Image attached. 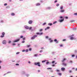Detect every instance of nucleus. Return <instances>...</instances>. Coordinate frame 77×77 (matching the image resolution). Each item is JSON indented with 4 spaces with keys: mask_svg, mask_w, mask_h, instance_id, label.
<instances>
[{
    "mask_svg": "<svg viewBox=\"0 0 77 77\" xmlns=\"http://www.w3.org/2000/svg\"><path fill=\"white\" fill-rule=\"evenodd\" d=\"M34 65H37L38 66H41V64H40V63L39 62L35 63H34Z\"/></svg>",
    "mask_w": 77,
    "mask_h": 77,
    "instance_id": "obj_1",
    "label": "nucleus"
},
{
    "mask_svg": "<svg viewBox=\"0 0 77 77\" xmlns=\"http://www.w3.org/2000/svg\"><path fill=\"white\" fill-rule=\"evenodd\" d=\"M37 36H38V35H34L33 37H32L31 39H35V38H36Z\"/></svg>",
    "mask_w": 77,
    "mask_h": 77,
    "instance_id": "obj_2",
    "label": "nucleus"
},
{
    "mask_svg": "<svg viewBox=\"0 0 77 77\" xmlns=\"http://www.w3.org/2000/svg\"><path fill=\"white\" fill-rule=\"evenodd\" d=\"M2 35L1 36V38H3V37H4L5 36L4 35H5V33L4 32H3L2 33Z\"/></svg>",
    "mask_w": 77,
    "mask_h": 77,
    "instance_id": "obj_3",
    "label": "nucleus"
},
{
    "mask_svg": "<svg viewBox=\"0 0 77 77\" xmlns=\"http://www.w3.org/2000/svg\"><path fill=\"white\" fill-rule=\"evenodd\" d=\"M36 34H37V35H42L43 34V33L41 32V33H39V32H37L36 33Z\"/></svg>",
    "mask_w": 77,
    "mask_h": 77,
    "instance_id": "obj_4",
    "label": "nucleus"
},
{
    "mask_svg": "<svg viewBox=\"0 0 77 77\" xmlns=\"http://www.w3.org/2000/svg\"><path fill=\"white\" fill-rule=\"evenodd\" d=\"M20 38H19L17 39V40L14 41V42H18V41H20Z\"/></svg>",
    "mask_w": 77,
    "mask_h": 77,
    "instance_id": "obj_5",
    "label": "nucleus"
},
{
    "mask_svg": "<svg viewBox=\"0 0 77 77\" xmlns=\"http://www.w3.org/2000/svg\"><path fill=\"white\" fill-rule=\"evenodd\" d=\"M2 44H6V41L5 40L3 41Z\"/></svg>",
    "mask_w": 77,
    "mask_h": 77,
    "instance_id": "obj_6",
    "label": "nucleus"
},
{
    "mask_svg": "<svg viewBox=\"0 0 77 77\" xmlns=\"http://www.w3.org/2000/svg\"><path fill=\"white\" fill-rule=\"evenodd\" d=\"M33 23V21L32 20H29V22L28 23H29V24H32V23Z\"/></svg>",
    "mask_w": 77,
    "mask_h": 77,
    "instance_id": "obj_7",
    "label": "nucleus"
},
{
    "mask_svg": "<svg viewBox=\"0 0 77 77\" xmlns=\"http://www.w3.org/2000/svg\"><path fill=\"white\" fill-rule=\"evenodd\" d=\"M61 69L62 71H64L65 70V68L64 67L62 68Z\"/></svg>",
    "mask_w": 77,
    "mask_h": 77,
    "instance_id": "obj_8",
    "label": "nucleus"
},
{
    "mask_svg": "<svg viewBox=\"0 0 77 77\" xmlns=\"http://www.w3.org/2000/svg\"><path fill=\"white\" fill-rule=\"evenodd\" d=\"M66 60V59L65 58H64L63 59V60H62V62H64V61H65V60Z\"/></svg>",
    "mask_w": 77,
    "mask_h": 77,
    "instance_id": "obj_9",
    "label": "nucleus"
},
{
    "mask_svg": "<svg viewBox=\"0 0 77 77\" xmlns=\"http://www.w3.org/2000/svg\"><path fill=\"white\" fill-rule=\"evenodd\" d=\"M25 27L26 29H29V28L27 26H25Z\"/></svg>",
    "mask_w": 77,
    "mask_h": 77,
    "instance_id": "obj_10",
    "label": "nucleus"
},
{
    "mask_svg": "<svg viewBox=\"0 0 77 77\" xmlns=\"http://www.w3.org/2000/svg\"><path fill=\"white\" fill-rule=\"evenodd\" d=\"M64 20V19H62V20H60V23H62V22Z\"/></svg>",
    "mask_w": 77,
    "mask_h": 77,
    "instance_id": "obj_11",
    "label": "nucleus"
},
{
    "mask_svg": "<svg viewBox=\"0 0 77 77\" xmlns=\"http://www.w3.org/2000/svg\"><path fill=\"white\" fill-rule=\"evenodd\" d=\"M40 4L39 3H37L36 4V6H40Z\"/></svg>",
    "mask_w": 77,
    "mask_h": 77,
    "instance_id": "obj_12",
    "label": "nucleus"
},
{
    "mask_svg": "<svg viewBox=\"0 0 77 77\" xmlns=\"http://www.w3.org/2000/svg\"><path fill=\"white\" fill-rule=\"evenodd\" d=\"M62 65L64 66H66V63H62Z\"/></svg>",
    "mask_w": 77,
    "mask_h": 77,
    "instance_id": "obj_13",
    "label": "nucleus"
},
{
    "mask_svg": "<svg viewBox=\"0 0 77 77\" xmlns=\"http://www.w3.org/2000/svg\"><path fill=\"white\" fill-rule=\"evenodd\" d=\"M54 42H56L57 44V43H58V41H57V39H55L54 40Z\"/></svg>",
    "mask_w": 77,
    "mask_h": 77,
    "instance_id": "obj_14",
    "label": "nucleus"
},
{
    "mask_svg": "<svg viewBox=\"0 0 77 77\" xmlns=\"http://www.w3.org/2000/svg\"><path fill=\"white\" fill-rule=\"evenodd\" d=\"M64 11H65V10H61L60 11V12H64Z\"/></svg>",
    "mask_w": 77,
    "mask_h": 77,
    "instance_id": "obj_15",
    "label": "nucleus"
},
{
    "mask_svg": "<svg viewBox=\"0 0 77 77\" xmlns=\"http://www.w3.org/2000/svg\"><path fill=\"white\" fill-rule=\"evenodd\" d=\"M73 22H75V20H72L70 21V23H73Z\"/></svg>",
    "mask_w": 77,
    "mask_h": 77,
    "instance_id": "obj_16",
    "label": "nucleus"
},
{
    "mask_svg": "<svg viewBox=\"0 0 77 77\" xmlns=\"http://www.w3.org/2000/svg\"><path fill=\"white\" fill-rule=\"evenodd\" d=\"M11 15H12V16H14V15H15V14H14V13H12L11 14Z\"/></svg>",
    "mask_w": 77,
    "mask_h": 77,
    "instance_id": "obj_17",
    "label": "nucleus"
},
{
    "mask_svg": "<svg viewBox=\"0 0 77 77\" xmlns=\"http://www.w3.org/2000/svg\"><path fill=\"white\" fill-rule=\"evenodd\" d=\"M50 29V27H47V28H46L45 29V30H47V29Z\"/></svg>",
    "mask_w": 77,
    "mask_h": 77,
    "instance_id": "obj_18",
    "label": "nucleus"
},
{
    "mask_svg": "<svg viewBox=\"0 0 77 77\" xmlns=\"http://www.w3.org/2000/svg\"><path fill=\"white\" fill-rule=\"evenodd\" d=\"M52 25H53V24H52V23H48V26H52Z\"/></svg>",
    "mask_w": 77,
    "mask_h": 77,
    "instance_id": "obj_19",
    "label": "nucleus"
},
{
    "mask_svg": "<svg viewBox=\"0 0 77 77\" xmlns=\"http://www.w3.org/2000/svg\"><path fill=\"white\" fill-rule=\"evenodd\" d=\"M58 75H62V73H58Z\"/></svg>",
    "mask_w": 77,
    "mask_h": 77,
    "instance_id": "obj_20",
    "label": "nucleus"
},
{
    "mask_svg": "<svg viewBox=\"0 0 77 77\" xmlns=\"http://www.w3.org/2000/svg\"><path fill=\"white\" fill-rule=\"evenodd\" d=\"M6 8L7 9H9V8H10V7L9 6H8L7 7H6Z\"/></svg>",
    "mask_w": 77,
    "mask_h": 77,
    "instance_id": "obj_21",
    "label": "nucleus"
},
{
    "mask_svg": "<svg viewBox=\"0 0 77 77\" xmlns=\"http://www.w3.org/2000/svg\"><path fill=\"white\" fill-rule=\"evenodd\" d=\"M70 39H71V40H72V39H74V38L72 37H71L70 38Z\"/></svg>",
    "mask_w": 77,
    "mask_h": 77,
    "instance_id": "obj_22",
    "label": "nucleus"
},
{
    "mask_svg": "<svg viewBox=\"0 0 77 77\" xmlns=\"http://www.w3.org/2000/svg\"><path fill=\"white\" fill-rule=\"evenodd\" d=\"M69 73H71V72H72V71L71 70H69Z\"/></svg>",
    "mask_w": 77,
    "mask_h": 77,
    "instance_id": "obj_23",
    "label": "nucleus"
},
{
    "mask_svg": "<svg viewBox=\"0 0 77 77\" xmlns=\"http://www.w3.org/2000/svg\"><path fill=\"white\" fill-rule=\"evenodd\" d=\"M27 47L29 48V47H30V45H28L27 46Z\"/></svg>",
    "mask_w": 77,
    "mask_h": 77,
    "instance_id": "obj_24",
    "label": "nucleus"
},
{
    "mask_svg": "<svg viewBox=\"0 0 77 77\" xmlns=\"http://www.w3.org/2000/svg\"><path fill=\"white\" fill-rule=\"evenodd\" d=\"M56 23H57V21H55L53 23V24H56Z\"/></svg>",
    "mask_w": 77,
    "mask_h": 77,
    "instance_id": "obj_25",
    "label": "nucleus"
},
{
    "mask_svg": "<svg viewBox=\"0 0 77 77\" xmlns=\"http://www.w3.org/2000/svg\"><path fill=\"white\" fill-rule=\"evenodd\" d=\"M32 27H31L29 28V30H32Z\"/></svg>",
    "mask_w": 77,
    "mask_h": 77,
    "instance_id": "obj_26",
    "label": "nucleus"
},
{
    "mask_svg": "<svg viewBox=\"0 0 77 77\" xmlns=\"http://www.w3.org/2000/svg\"><path fill=\"white\" fill-rule=\"evenodd\" d=\"M63 7H60V9L61 10H62V9H63Z\"/></svg>",
    "mask_w": 77,
    "mask_h": 77,
    "instance_id": "obj_27",
    "label": "nucleus"
},
{
    "mask_svg": "<svg viewBox=\"0 0 77 77\" xmlns=\"http://www.w3.org/2000/svg\"><path fill=\"white\" fill-rule=\"evenodd\" d=\"M42 30H43V29H41L40 30H39V31L40 32H42Z\"/></svg>",
    "mask_w": 77,
    "mask_h": 77,
    "instance_id": "obj_28",
    "label": "nucleus"
},
{
    "mask_svg": "<svg viewBox=\"0 0 77 77\" xmlns=\"http://www.w3.org/2000/svg\"><path fill=\"white\" fill-rule=\"evenodd\" d=\"M57 72H60V70L57 69L56 70Z\"/></svg>",
    "mask_w": 77,
    "mask_h": 77,
    "instance_id": "obj_29",
    "label": "nucleus"
},
{
    "mask_svg": "<svg viewBox=\"0 0 77 77\" xmlns=\"http://www.w3.org/2000/svg\"><path fill=\"white\" fill-rule=\"evenodd\" d=\"M52 68H48L47 69H51Z\"/></svg>",
    "mask_w": 77,
    "mask_h": 77,
    "instance_id": "obj_30",
    "label": "nucleus"
},
{
    "mask_svg": "<svg viewBox=\"0 0 77 77\" xmlns=\"http://www.w3.org/2000/svg\"><path fill=\"white\" fill-rule=\"evenodd\" d=\"M45 24H46V23H44L43 24V26H44L45 25Z\"/></svg>",
    "mask_w": 77,
    "mask_h": 77,
    "instance_id": "obj_31",
    "label": "nucleus"
},
{
    "mask_svg": "<svg viewBox=\"0 0 77 77\" xmlns=\"http://www.w3.org/2000/svg\"><path fill=\"white\" fill-rule=\"evenodd\" d=\"M37 55H38L37 54H35L34 55V56H35V57H36L37 56Z\"/></svg>",
    "mask_w": 77,
    "mask_h": 77,
    "instance_id": "obj_32",
    "label": "nucleus"
},
{
    "mask_svg": "<svg viewBox=\"0 0 77 77\" xmlns=\"http://www.w3.org/2000/svg\"><path fill=\"white\" fill-rule=\"evenodd\" d=\"M26 51V50H22V52H24V51Z\"/></svg>",
    "mask_w": 77,
    "mask_h": 77,
    "instance_id": "obj_33",
    "label": "nucleus"
},
{
    "mask_svg": "<svg viewBox=\"0 0 77 77\" xmlns=\"http://www.w3.org/2000/svg\"><path fill=\"white\" fill-rule=\"evenodd\" d=\"M28 49L26 50V52H28Z\"/></svg>",
    "mask_w": 77,
    "mask_h": 77,
    "instance_id": "obj_34",
    "label": "nucleus"
},
{
    "mask_svg": "<svg viewBox=\"0 0 77 77\" xmlns=\"http://www.w3.org/2000/svg\"><path fill=\"white\" fill-rule=\"evenodd\" d=\"M59 6V4H57V6Z\"/></svg>",
    "mask_w": 77,
    "mask_h": 77,
    "instance_id": "obj_35",
    "label": "nucleus"
},
{
    "mask_svg": "<svg viewBox=\"0 0 77 77\" xmlns=\"http://www.w3.org/2000/svg\"><path fill=\"white\" fill-rule=\"evenodd\" d=\"M20 54V52H17L16 53V54Z\"/></svg>",
    "mask_w": 77,
    "mask_h": 77,
    "instance_id": "obj_36",
    "label": "nucleus"
},
{
    "mask_svg": "<svg viewBox=\"0 0 77 77\" xmlns=\"http://www.w3.org/2000/svg\"><path fill=\"white\" fill-rule=\"evenodd\" d=\"M74 15H77V13H74Z\"/></svg>",
    "mask_w": 77,
    "mask_h": 77,
    "instance_id": "obj_37",
    "label": "nucleus"
},
{
    "mask_svg": "<svg viewBox=\"0 0 77 77\" xmlns=\"http://www.w3.org/2000/svg\"><path fill=\"white\" fill-rule=\"evenodd\" d=\"M43 51L42 50H40V53H41Z\"/></svg>",
    "mask_w": 77,
    "mask_h": 77,
    "instance_id": "obj_38",
    "label": "nucleus"
},
{
    "mask_svg": "<svg viewBox=\"0 0 77 77\" xmlns=\"http://www.w3.org/2000/svg\"><path fill=\"white\" fill-rule=\"evenodd\" d=\"M23 38V36L21 35V36H20V38Z\"/></svg>",
    "mask_w": 77,
    "mask_h": 77,
    "instance_id": "obj_39",
    "label": "nucleus"
},
{
    "mask_svg": "<svg viewBox=\"0 0 77 77\" xmlns=\"http://www.w3.org/2000/svg\"><path fill=\"white\" fill-rule=\"evenodd\" d=\"M11 42V41H9L8 43H9V44H10Z\"/></svg>",
    "mask_w": 77,
    "mask_h": 77,
    "instance_id": "obj_40",
    "label": "nucleus"
},
{
    "mask_svg": "<svg viewBox=\"0 0 77 77\" xmlns=\"http://www.w3.org/2000/svg\"><path fill=\"white\" fill-rule=\"evenodd\" d=\"M41 50H43V49H44V47H42L41 48Z\"/></svg>",
    "mask_w": 77,
    "mask_h": 77,
    "instance_id": "obj_41",
    "label": "nucleus"
},
{
    "mask_svg": "<svg viewBox=\"0 0 77 77\" xmlns=\"http://www.w3.org/2000/svg\"><path fill=\"white\" fill-rule=\"evenodd\" d=\"M25 42V41H23L22 42V43H24Z\"/></svg>",
    "mask_w": 77,
    "mask_h": 77,
    "instance_id": "obj_42",
    "label": "nucleus"
},
{
    "mask_svg": "<svg viewBox=\"0 0 77 77\" xmlns=\"http://www.w3.org/2000/svg\"><path fill=\"white\" fill-rule=\"evenodd\" d=\"M45 60L42 61V63H44V62H45Z\"/></svg>",
    "mask_w": 77,
    "mask_h": 77,
    "instance_id": "obj_43",
    "label": "nucleus"
},
{
    "mask_svg": "<svg viewBox=\"0 0 77 77\" xmlns=\"http://www.w3.org/2000/svg\"><path fill=\"white\" fill-rule=\"evenodd\" d=\"M4 6H6L7 5V3H5L4 5Z\"/></svg>",
    "mask_w": 77,
    "mask_h": 77,
    "instance_id": "obj_44",
    "label": "nucleus"
},
{
    "mask_svg": "<svg viewBox=\"0 0 77 77\" xmlns=\"http://www.w3.org/2000/svg\"><path fill=\"white\" fill-rule=\"evenodd\" d=\"M29 50L30 51H31V50H32V48H29Z\"/></svg>",
    "mask_w": 77,
    "mask_h": 77,
    "instance_id": "obj_45",
    "label": "nucleus"
},
{
    "mask_svg": "<svg viewBox=\"0 0 77 77\" xmlns=\"http://www.w3.org/2000/svg\"><path fill=\"white\" fill-rule=\"evenodd\" d=\"M16 65L18 66H19V64L17 63L16 64Z\"/></svg>",
    "mask_w": 77,
    "mask_h": 77,
    "instance_id": "obj_46",
    "label": "nucleus"
},
{
    "mask_svg": "<svg viewBox=\"0 0 77 77\" xmlns=\"http://www.w3.org/2000/svg\"><path fill=\"white\" fill-rule=\"evenodd\" d=\"M63 41H66V39H63Z\"/></svg>",
    "mask_w": 77,
    "mask_h": 77,
    "instance_id": "obj_47",
    "label": "nucleus"
},
{
    "mask_svg": "<svg viewBox=\"0 0 77 77\" xmlns=\"http://www.w3.org/2000/svg\"><path fill=\"white\" fill-rule=\"evenodd\" d=\"M13 45H16V44L15 43H13Z\"/></svg>",
    "mask_w": 77,
    "mask_h": 77,
    "instance_id": "obj_48",
    "label": "nucleus"
},
{
    "mask_svg": "<svg viewBox=\"0 0 77 77\" xmlns=\"http://www.w3.org/2000/svg\"><path fill=\"white\" fill-rule=\"evenodd\" d=\"M57 0H56L54 1V3H57Z\"/></svg>",
    "mask_w": 77,
    "mask_h": 77,
    "instance_id": "obj_49",
    "label": "nucleus"
},
{
    "mask_svg": "<svg viewBox=\"0 0 77 77\" xmlns=\"http://www.w3.org/2000/svg\"><path fill=\"white\" fill-rule=\"evenodd\" d=\"M55 62V61H53L52 62V63H54Z\"/></svg>",
    "mask_w": 77,
    "mask_h": 77,
    "instance_id": "obj_50",
    "label": "nucleus"
},
{
    "mask_svg": "<svg viewBox=\"0 0 77 77\" xmlns=\"http://www.w3.org/2000/svg\"><path fill=\"white\" fill-rule=\"evenodd\" d=\"M48 63H49V62H48L46 63V64H48Z\"/></svg>",
    "mask_w": 77,
    "mask_h": 77,
    "instance_id": "obj_51",
    "label": "nucleus"
},
{
    "mask_svg": "<svg viewBox=\"0 0 77 77\" xmlns=\"http://www.w3.org/2000/svg\"><path fill=\"white\" fill-rule=\"evenodd\" d=\"M45 38H48V36H46L45 37Z\"/></svg>",
    "mask_w": 77,
    "mask_h": 77,
    "instance_id": "obj_52",
    "label": "nucleus"
},
{
    "mask_svg": "<svg viewBox=\"0 0 77 77\" xmlns=\"http://www.w3.org/2000/svg\"><path fill=\"white\" fill-rule=\"evenodd\" d=\"M40 2H41L42 3V2H43V1H42V0H40Z\"/></svg>",
    "mask_w": 77,
    "mask_h": 77,
    "instance_id": "obj_53",
    "label": "nucleus"
},
{
    "mask_svg": "<svg viewBox=\"0 0 77 77\" xmlns=\"http://www.w3.org/2000/svg\"><path fill=\"white\" fill-rule=\"evenodd\" d=\"M74 56H75V55H72V57H74Z\"/></svg>",
    "mask_w": 77,
    "mask_h": 77,
    "instance_id": "obj_54",
    "label": "nucleus"
},
{
    "mask_svg": "<svg viewBox=\"0 0 77 77\" xmlns=\"http://www.w3.org/2000/svg\"><path fill=\"white\" fill-rule=\"evenodd\" d=\"M63 45H60V47H63Z\"/></svg>",
    "mask_w": 77,
    "mask_h": 77,
    "instance_id": "obj_55",
    "label": "nucleus"
},
{
    "mask_svg": "<svg viewBox=\"0 0 77 77\" xmlns=\"http://www.w3.org/2000/svg\"><path fill=\"white\" fill-rule=\"evenodd\" d=\"M65 18L66 19H68V17H66Z\"/></svg>",
    "mask_w": 77,
    "mask_h": 77,
    "instance_id": "obj_56",
    "label": "nucleus"
},
{
    "mask_svg": "<svg viewBox=\"0 0 77 77\" xmlns=\"http://www.w3.org/2000/svg\"><path fill=\"white\" fill-rule=\"evenodd\" d=\"M50 42H53V40H51L50 41Z\"/></svg>",
    "mask_w": 77,
    "mask_h": 77,
    "instance_id": "obj_57",
    "label": "nucleus"
},
{
    "mask_svg": "<svg viewBox=\"0 0 77 77\" xmlns=\"http://www.w3.org/2000/svg\"><path fill=\"white\" fill-rule=\"evenodd\" d=\"M25 39H26V38H23V40H24Z\"/></svg>",
    "mask_w": 77,
    "mask_h": 77,
    "instance_id": "obj_58",
    "label": "nucleus"
},
{
    "mask_svg": "<svg viewBox=\"0 0 77 77\" xmlns=\"http://www.w3.org/2000/svg\"><path fill=\"white\" fill-rule=\"evenodd\" d=\"M70 63H72V61H70Z\"/></svg>",
    "mask_w": 77,
    "mask_h": 77,
    "instance_id": "obj_59",
    "label": "nucleus"
},
{
    "mask_svg": "<svg viewBox=\"0 0 77 77\" xmlns=\"http://www.w3.org/2000/svg\"><path fill=\"white\" fill-rule=\"evenodd\" d=\"M38 72H40V70H38Z\"/></svg>",
    "mask_w": 77,
    "mask_h": 77,
    "instance_id": "obj_60",
    "label": "nucleus"
},
{
    "mask_svg": "<svg viewBox=\"0 0 77 77\" xmlns=\"http://www.w3.org/2000/svg\"><path fill=\"white\" fill-rule=\"evenodd\" d=\"M28 63H31L30 61H29Z\"/></svg>",
    "mask_w": 77,
    "mask_h": 77,
    "instance_id": "obj_61",
    "label": "nucleus"
},
{
    "mask_svg": "<svg viewBox=\"0 0 77 77\" xmlns=\"http://www.w3.org/2000/svg\"><path fill=\"white\" fill-rule=\"evenodd\" d=\"M2 61H0V63H2Z\"/></svg>",
    "mask_w": 77,
    "mask_h": 77,
    "instance_id": "obj_62",
    "label": "nucleus"
},
{
    "mask_svg": "<svg viewBox=\"0 0 77 77\" xmlns=\"http://www.w3.org/2000/svg\"><path fill=\"white\" fill-rule=\"evenodd\" d=\"M9 2H12V0H9Z\"/></svg>",
    "mask_w": 77,
    "mask_h": 77,
    "instance_id": "obj_63",
    "label": "nucleus"
},
{
    "mask_svg": "<svg viewBox=\"0 0 77 77\" xmlns=\"http://www.w3.org/2000/svg\"><path fill=\"white\" fill-rule=\"evenodd\" d=\"M75 71H77V68H76V69H75Z\"/></svg>",
    "mask_w": 77,
    "mask_h": 77,
    "instance_id": "obj_64",
    "label": "nucleus"
}]
</instances>
